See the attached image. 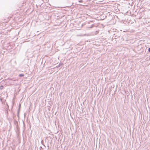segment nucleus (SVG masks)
Instances as JSON below:
<instances>
[{
  "label": "nucleus",
  "mask_w": 150,
  "mask_h": 150,
  "mask_svg": "<svg viewBox=\"0 0 150 150\" xmlns=\"http://www.w3.org/2000/svg\"><path fill=\"white\" fill-rule=\"evenodd\" d=\"M92 26H91V27H90V28H92Z\"/></svg>",
  "instance_id": "nucleus-9"
},
{
  "label": "nucleus",
  "mask_w": 150,
  "mask_h": 150,
  "mask_svg": "<svg viewBox=\"0 0 150 150\" xmlns=\"http://www.w3.org/2000/svg\"><path fill=\"white\" fill-rule=\"evenodd\" d=\"M114 36H113V37H115V39H116L117 38H118L119 37H120V36L119 35H116V34H114Z\"/></svg>",
  "instance_id": "nucleus-1"
},
{
  "label": "nucleus",
  "mask_w": 150,
  "mask_h": 150,
  "mask_svg": "<svg viewBox=\"0 0 150 150\" xmlns=\"http://www.w3.org/2000/svg\"><path fill=\"white\" fill-rule=\"evenodd\" d=\"M79 2H80H80H83V1H82V0H79Z\"/></svg>",
  "instance_id": "nucleus-7"
},
{
  "label": "nucleus",
  "mask_w": 150,
  "mask_h": 150,
  "mask_svg": "<svg viewBox=\"0 0 150 150\" xmlns=\"http://www.w3.org/2000/svg\"><path fill=\"white\" fill-rule=\"evenodd\" d=\"M44 145V146L45 147V145Z\"/></svg>",
  "instance_id": "nucleus-10"
},
{
  "label": "nucleus",
  "mask_w": 150,
  "mask_h": 150,
  "mask_svg": "<svg viewBox=\"0 0 150 150\" xmlns=\"http://www.w3.org/2000/svg\"><path fill=\"white\" fill-rule=\"evenodd\" d=\"M24 76V75L23 74H19V76L20 77H22L23 76Z\"/></svg>",
  "instance_id": "nucleus-3"
},
{
  "label": "nucleus",
  "mask_w": 150,
  "mask_h": 150,
  "mask_svg": "<svg viewBox=\"0 0 150 150\" xmlns=\"http://www.w3.org/2000/svg\"><path fill=\"white\" fill-rule=\"evenodd\" d=\"M40 149L41 150H42V149H43V148H42V147H41V146H40Z\"/></svg>",
  "instance_id": "nucleus-6"
},
{
  "label": "nucleus",
  "mask_w": 150,
  "mask_h": 150,
  "mask_svg": "<svg viewBox=\"0 0 150 150\" xmlns=\"http://www.w3.org/2000/svg\"><path fill=\"white\" fill-rule=\"evenodd\" d=\"M148 52H150V47H149L148 49Z\"/></svg>",
  "instance_id": "nucleus-8"
},
{
  "label": "nucleus",
  "mask_w": 150,
  "mask_h": 150,
  "mask_svg": "<svg viewBox=\"0 0 150 150\" xmlns=\"http://www.w3.org/2000/svg\"><path fill=\"white\" fill-rule=\"evenodd\" d=\"M21 106V105L20 104H19V108H18V112H19V111L20 109Z\"/></svg>",
  "instance_id": "nucleus-5"
},
{
  "label": "nucleus",
  "mask_w": 150,
  "mask_h": 150,
  "mask_svg": "<svg viewBox=\"0 0 150 150\" xmlns=\"http://www.w3.org/2000/svg\"><path fill=\"white\" fill-rule=\"evenodd\" d=\"M63 63H60L58 65V66H57L56 67H57V68H58L59 67H60V66H62V65H63Z\"/></svg>",
  "instance_id": "nucleus-2"
},
{
  "label": "nucleus",
  "mask_w": 150,
  "mask_h": 150,
  "mask_svg": "<svg viewBox=\"0 0 150 150\" xmlns=\"http://www.w3.org/2000/svg\"><path fill=\"white\" fill-rule=\"evenodd\" d=\"M4 88V86H3L2 85H1L0 86V89L1 90H2Z\"/></svg>",
  "instance_id": "nucleus-4"
}]
</instances>
